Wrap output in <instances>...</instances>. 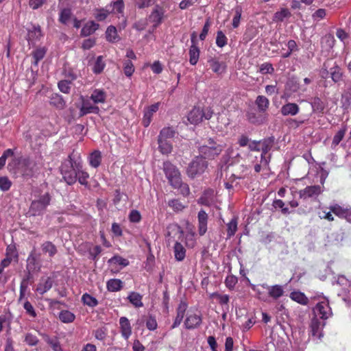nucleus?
I'll return each mask as SVG.
<instances>
[{
  "instance_id": "nucleus-1",
  "label": "nucleus",
  "mask_w": 351,
  "mask_h": 351,
  "mask_svg": "<svg viewBox=\"0 0 351 351\" xmlns=\"http://www.w3.org/2000/svg\"><path fill=\"white\" fill-rule=\"evenodd\" d=\"M176 134V130L171 127L162 128L158 136L159 151L162 154H169L172 152L173 145L171 141Z\"/></svg>"
},
{
  "instance_id": "nucleus-2",
  "label": "nucleus",
  "mask_w": 351,
  "mask_h": 351,
  "mask_svg": "<svg viewBox=\"0 0 351 351\" xmlns=\"http://www.w3.org/2000/svg\"><path fill=\"white\" fill-rule=\"evenodd\" d=\"M51 195L49 192H45L39 195H35V199L32 202L29 214L32 216H41L45 212L47 206L50 204Z\"/></svg>"
},
{
  "instance_id": "nucleus-3",
  "label": "nucleus",
  "mask_w": 351,
  "mask_h": 351,
  "mask_svg": "<svg viewBox=\"0 0 351 351\" xmlns=\"http://www.w3.org/2000/svg\"><path fill=\"white\" fill-rule=\"evenodd\" d=\"M198 150L200 156L204 159H214L221 153L223 146L213 139L209 138L198 147Z\"/></svg>"
},
{
  "instance_id": "nucleus-4",
  "label": "nucleus",
  "mask_w": 351,
  "mask_h": 351,
  "mask_svg": "<svg viewBox=\"0 0 351 351\" xmlns=\"http://www.w3.org/2000/svg\"><path fill=\"white\" fill-rule=\"evenodd\" d=\"M68 158L69 159L62 163L60 170L65 182L71 185L77 180V169L75 167V162H73L71 155H69Z\"/></svg>"
},
{
  "instance_id": "nucleus-5",
  "label": "nucleus",
  "mask_w": 351,
  "mask_h": 351,
  "mask_svg": "<svg viewBox=\"0 0 351 351\" xmlns=\"http://www.w3.org/2000/svg\"><path fill=\"white\" fill-rule=\"evenodd\" d=\"M208 162L202 156H196L189 165L187 174L194 178L195 176L202 174L207 169Z\"/></svg>"
},
{
  "instance_id": "nucleus-6",
  "label": "nucleus",
  "mask_w": 351,
  "mask_h": 351,
  "mask_svg": "<svg viewBox=\"0 0 351 351\" xmlns=\"http://www.w3.org/2000/svg\"><path fill=\"white\" fill-rule=\"evenodd\" d=\"M163 170L172 186H177L180 184V173L176 166L169 162H165L163 163Z\"/></svg>"
},
{
  "instance_id": "nucleus-7",
  "label": "nucleus",
  "mask_w": 351,
  "mask_h": 351,
  "mask_svg": "<svg viewBox=\"0 0 351 351\" xmlns=\"http://www.w3.org/2000/svg\"><path fill=\"white\" fill-rule=\"evenodd\" d=\"M165 9L159 5H156L152 10L151 14L148 16L149 21L153 23L154 29L158 27L165 19Z\"/></svg>"
},
{
  "instance_id": "nucleus-8",
  "label": "nucleus",
  "mask_w": 351,
  "mask_h": 351,
  "mask_svg": "<svg viewBox=\"0 0 351 351\" xmlns=\"http://www.w3.org/2000/svg\"><path fill=\"white\" fill-rule=\"evenodd\" d=\"M165 236L169 243L173 241L176 237L178 241H182L184 232L179 225L177 223H171L167 226V231Z\"/></svg>"
},
{
  "instance_id": "nucleus-9",
  "label": "nucleus",
  "mask_w": 351,
  "mask_h": 351,
  "mask_svg": "<svg viewBox=\"0 0 351 351\" xmlns=\"http://www.w3.org/2000/svg\"><path fill=\"white\" fill-rule=\"evenodd\" d=\"M315 315H319L321 319H326L332 315V311L328 301L323 300L318 302L314 308Z\"/></svg>"
},
{
  "instance_id": "nucleus-10",
  "label": "nucleus",
  "mask_w": 351,
  "mask_h": 351,
  "mask_svg": "<svg viewBox=\"0 0 351 351\" xmlns=\"http://www.w3.org/2000/svg\"><path fill=\"white\" fill-rule=\"evenodd\" d=\"M322 191V189L319 185L308 186L299 191V196L304 199L315 198L321 194Z\"/></svg>"
},
{
  "instance_id": "nucleus-11",
  "label": "nucleus",
  "mask_w": 351,
  "mask_h": 351,
  "mask_svg": "<svg viewBox=\"0 0 351 351\" xmlns=\"http://www.w3.org/2000/svg\"><path fill=\"white\" fill-rule=\"evenodd\" d=\"M325 325L324 322H321L316 317L311 319L310 328L311 335L318 339H320L323 337L322 330Z\"/></svg>"
},
{
  "instance_id": "nucleus-12",
  "label": "nucleus",
  "mask_w": 351,
  "mask_h": 351,
  "mask_svg": "<svg viewBox=\"0 0 351 351\" xmlns=\"http://www.w3.org/2000/svg\"><path fill=\"white\" fill-rule=\"evenodd\" d=\"M274 143V138L269 137L265 138L261 141H259L261 146V162H263L265 165L269 163V158H267L265 155L271 149Z\"/></svg>"
},
{
  "instance_id": "nucleus-13",
  "label": "nucleus",
  "mask_w": 351,
  "mask_h": 351,
  "mask_svg": "<svg viewBox=\"0 0 351 351\" xmlns=\"http://www.w3.org/2000/svg\"><path fill=\"white\" fill-rule=\"evenodd\" d=\"M99 108L98 106L93 105L88 99H82V106L80 108L79 116L80 117L90 113L98 114Z\"/></svg>"
},
{
  "instance_id": "nucleus-14",
  "label": "nucleus",
  "mask_w": 351,
  "mask_h": 351,
  "mask_svg": "<svg viewBox=\"0 0 351 351\" xmlns=\"http://www.w3.org/2000/svg\"><path fill=\"white\" fill-rule=\"evenodd\" d=\"M330 210L335 215L340 218L346 219L348 221L351 222V210L345 208L338 204L330 206Z\"/></svg>"
},
{
  "instance_id": "nucleus-15",
  "label": "nucleus",
  "mask_w": 351,
  "mask_h": 351,
  "mask_svg": "<svg viewBox=\"0 0 351 351\" xmlns=\"http://www.w3.org/2000/svg\"><path fill=\"white\" fill-rule=\"evenodd\" d=\"M40 255L36 254L34 251H32L27 258V269L30 271H40L41 265L39 262Z\"/></svg>"
},
{
  "instance_id": "nucleus-16",
  "label": "nucleus",
  "mask_w": 351,
  "mask_h": 351,
  "mask_svg": "<svg viewBox=\"0 0 351 351\" xmlns=\"http://www.w3.org/2000/svg\"><path fill=\"white\" fill-rule=\"evenodd\" d=\"M204 118L203 110L199 108L194 107L188 114L187 120L191 124L197 125L202 121Z\"/></svg>"
},
{
  "instance_id": "nucleus-17",
  "label": "nucleus",
  "mask_w": 351,
  "mask_h": 351,
  "mask_svg": "<svg viewBox=\"0 0 351 351\" xmlns=\"http://www.w3.org/2000/svg\"><path fill=\"white\" fill-rule=\"evenodd\" d=\"M207 62L212 71L219 75L226 71V64L224 62H219L217 58L209 56Z\"/></svg>"
},
{
  "instance_id": "nucleus-18",
  "label": "nucleus",
  "mask_w": 351,
  "mask_h": 351,
  "mask_svg": "<svg viewBox=\"0 0 351 351\" xmlns=\"http://www.w3.org/2000/svg\"><path fill=\"white\" fill-rule=\"evenodd\" d=\"M197 218L199 234L203 236L207 231L208 215L204 210H201L198 213Z\"/></svg>"
},
{
  "instance_id": "nucleus-19",
  "label": "nucleus",
  "mask_w": 351,
  "mask_h": 351,
  "mask_svg": "<svg viewBox=\"0 0 351 351\" xmlns=\"http://www.w3.org/2000/svg\"><path fill=\"white\" fill-rule=\"evenodd\" d=\"M262 287L268 290V295L274 300H277L284 294V289L282 285H276L273 286H268L263 285Z\"/></svg>"
},
{
  "instance_id": "nucleus-20",
  "label": "nucleus",
  "mask_w": 351,
  "mask_h": 351,
  "mask_svg": "<svg viewBox=\"0 0 351 351\" xmlns=\"http://www.w3.org/2000/svg\"><path fill=\"white\" fill-rule=\"evenodd\" d=\"M121 333L125 339H128L132 334V327L128 319L125 317H121L119 319Z\"/></svg>"
},
{
  "instance_id": "nucleus-21",
  "label": "nucleus",
  "mask_w": 351,
  "mask_h": 351,
  "mask_svg": "<svg viewBox=\"0 0 351 351\" xmlns=\"http://www.w3.org/2000/svg\"><path fill=\"white\" fill-rule=\"evenodd\" d=\"M300 111V107L295 103H287L281 107L280 112L283 116H295Z\"/></svg>"
},
{
  "instance_id": "nucleus-22",
  "label": "nucleus",
  "mask_w": 351,
  "mask_h": 351,
  "mask_svg": "<svg viewBox=\"0 0 351 351\" xmlns=\"http://www.w3.org/2000/svg\"><path fill=\"white\" fill-rule=\"evenodd\" d=\"M186 308H187V304L185 302H181L179 304L178 308H177L176 317L175 318L173 325L171 326L172 328H175L178 327L181 324V322L184 317Z\"/></svg>"
},
{
  "instance_id": "nucleus-23",
  "label": "nucleus",
  "mask_w": 351,
  "mask_h": 351,
  "mask_svg": "<svg viewBox=\"0 0 351 351\" xmlns=\"http://www.w3.org/2000/svg\"><path fill=\"white\" fill-rule=\"evenodd\" d=\"M53 283V280L51 277L42 278L37 286L36 291L43 295L52 287Z\"/></svg>"
},
{
  "instance_id": "nucleus-24",
  "label": "nucleus",
  "mask_w": 351,
  "mask_h": 351,
  "mask_svg": "<svg viewBox=\"0 0 351 351\" xmlns=\"http://www.w3.org/2000/svg\"><path fill=\"white\" fill-rule=\"evenodd\" d=\"M40 249L44 254H47L49 258H53L58 252L56 246L51 241L43 242L40 245Z\"/></svg>"
},
{
  "instance_id": "nucleus-25",
  "label": "nucleus",
  "mask_w": 351,
  "mask_h": 351,
  "mask_svg": "<svg viewBox=\"0 0 351 351\" xmlns=\"http://www.w3.org/2000/svg\"><path fill=\"white\" fill-rule=\"evenodd\" d=\"M202 323V318L199 315L193 314L189 315L185 322L184 326L187 329H193L198 327Z\"/></svg>"
},
{
  "instance_id": "nucleus-26",
  "label": "nucleus",
  "mask_w": 351,
  "mask_h": 351,
  "mask_svg": "<svg viewBox=\"0 0 351 351\" xmlns=\"http://www.w3.org/2000/svg\"><path fill=\"white\" fill-rule=\"evenodd\" d=\"M99 25L94 21H89L86 23L81 30V36L86 37L93 34L98 29Z\"/></svg>"
},
{
  "instance_id": "nucleus-27",
  "label": "nucleus",
  "mask_w": 351,
  "mask_h": 351,
  "mask_svg": "<svg viewBox=\"0 0 351 351\" xmlns=\"http://www.w3.org/2000/svg\"><path fill=\"white\" fill-rule=\"evenodd\" d=\"M45 341L49 344L53 351H63L58 337H50L46 334L42 335Z\"/></svg>"
},
{
  "instance_id": "nucleus-28",
  "label": "nucleus",
  "mask_w": 351,
  "mask_h": 351,
  "mask_svg": "<svg viewBox=\"0 0 351 351\" xmlns=\"http://www.w3.org/2000/svg\"><path fill=\"white\" fill-rule=\"evenodd\" d=\"M90 99L93 100L95 104L104 103L106 99V93L104 90L101 89H95L93 91Z\"/></svg>"
},
{
  "instance_id": "nucleus-29",
  "label": "nucleus",
  "mask_w": 351,
  "mask_h": 351,
  "mask_svg": "<svg viewBox=\"0 0 351 351\" xmlns=\"http://www.w3.org/2000/svg\"><path fill=\"white\" fill-rule=\"evenodd\" d=\"M173 252H174V256L175 258L178 261H182L184 259L186 256V250L183 247V245L177 241L175 243L174 247H173Z\"/></svg>"
},
{
  "instance_id": "nucleus-30",
  "label": "nucleus",
  "mask_w": 351,
  "mask_h": 351,
  "mask_svg": "<svg viewBox=\"0 0 351 351\" xmlns=\"http://www.w3.org/2000/svg\"><path fill=\"white\" fill-rule=\"evenodd\" d=\"M75 167L77 169V178L78 179L79 182L82 185L87 186V180L89 178L88 173L82 169V165L80 162H75Z\"/></svg>"
},
{
  "instance_id": "nucleus-31",
  "label": "nucleus",
  "mask_w": 351,
  "mask_h": 351,
  "mask_svg": "<svg viewBox=\"0 0 351 351\" xmlns=\"http://www.w3.org/2000/svg\"><path fill=\"white\" fill-rule=\"evenodd\" d=\"M50 104L52 106H53L58 108H60V109L64 108L66 106V102L64 100L62 95L57 94V93H54V94L51 95V96L50 97Z\"/></svg>"
},
{
  "instance_id": "nucleus-32",
  "label": "nucleus",
  "mask_w": 351,
  "mask_h": 351,
  "mask_svg": "<svg viewBox=\"0 0 351 351\" xmlns=\"http://www.w3.org/2000/svg\"><path fill=\"white\" fill-rule=\"evenodd\" d=\"M142 298L143 296L140 293L134 291L130 293L129 295L128 296V299L129 300L130 302L137 308L142 307L143 306Z\"/></svg>"
},
{
  "instance_id": "nucleus-33",
  "label": "nucleus",
  "mask_w": 351,
  "mask_h": 351,
  "mask_svg": "<svg viewBox=\"0 0 351 351\" xmlns=\"http://www.w3.org/2000/svg\"><path fill=\"white\" fill-rule=\"evenodd\" d=\"M189 62L192 65H195L199 57V49L196 45H191L189 49Z\"/></svg>"
},
{
  "instance_id": "nucleus-34",
  "label": "nucleus",
  "mask_w": 351,
  "mask_h": 351,
  "mask_svg": "<svg viewBox=\"0 0 351 351\" xmlns=\"http://www.w3.org/2000/svg\"><path fill=\"white\" fill-rule=\"evenodd\" d=\"M106 287L109 291H119L123 287V282L119 279H110L107 282Z\"/></svg>"
},
{
  "instance_id": "nucleus-35",
  "label": "nucleus",
  "mask_w": 351,
  "mask_h": 351,
  "mask_svg": "<svg viewBox=\"0 0 351 351\" xmlns=\"http://www.w3.org/2000/svg\"><path fill=\"white\" fill-rule=\"evenodd\" d=\"M89 163L94 168L98 167L101 161V153L99 150H95L89 156Z\"/></svg>"
},
{
  "instance_id": "nucleus-36",
  "label": "nucleus",
  "mask_w": 351,
  "mask_h": 351,
  "mask_svg": "<svg viewBox=\"0 0 351 351\" xmlns=\"http://www.w3.org/2000/svg\"><path fill=\"white\" fill-rule=\"evenodd\" d=\"M36 164L34 161L31 160L29 158H23L21 167L23 171L27 175L32 173L34 171Z\"/></svg>"
},
{
  "instance_id": "nucleus-37",
  "label": "nucleus",
  "mask_w": 351,
  "mask_h": 351,
  "mask_svg": "<svg viewBox=\"0 0 351 351\" xmlns=\"http://www.w3.org/2000/svg\"><path fill=\"white\" fill-rule=\"evenodd\" d=\"M347 131L346 125H343L341 128L335 134L333 137L331 147L335 149L339 143L343 140Z\"/></svg>"
},
{
  "instance_id": "nucleus-38",
  "label": "nucleus",
  "mask_w": 351,
  "mask_h": 351,
  "mask_svg": "<svg viewBox=\"0 0 351 351\" xmlns=\"http://www.w3.org/2000/svg\"><path fill=\"white\" fill-rule=\"evenodd\" d=\"M256 104L260 112H265L269 107V99L263 95H259L256 97L255 101Z\"/></svg>"
},
{
  "instance_id": "nucleus-39",
  "label": "nucleus",
  "mask_w": 351,
  "mask_h": 351,
  "mask_svg": "<svg viewBox=\"0 0 351 351\" xmlns=\"http://www.w3.org/2000/svg\"><path fill=\"white\" fill-rule=\"evenodd\" d=\"M248 121L254 124L260 125L265 123L267 117L263 115H256L254 112H248L247 114Z\"/></svg>"
},
{
  "instance_id": "nucleus-40",
  "label": "nucleus",
  "mask_w": 351,
  "mask_h": 351,
  "mask_svg": "<svg viewBox=\"0 0 351 351\" xmlns=\"http://www.w3.org/2000/svg\"><path fill=\"white\" fill-rule=\"evenodd\" d=\"M75 318V315L69 311H62L59 314V319L64 323H71Z\"/></svg>"
},
{
  "instance_id": "nucleus-41",
  "label": "nucleus",
  "mask_w": 351,
  "mask_h": 351,
  "mask_svg": "<svg viewBox=\"0 0 351 351\" xmlns=\"http://www.w3.org/2000/svg\"><path fill=\"white\" fill-rule=\"evenodd\" d=\"M106 66V64L103 60V56H99L97 58L96 61L93 67V71L95 74L101 73Z\"/></svg>"
},
{
  "instance_id": "nucleus-42",
  "label": "nucleus",
  "mask_w": 351,
  "mask_h": 351,
  "mask_svg": "<svg viewBox=\"0 0 351 351\" xmlns=\"http://www.w3.org/2000/svg\"><path fill=\"white\" fill-rule=\"evenodd\" d=\"M82 301L84 303V304L87 305L90 307H95L98 304L97 300L95 297L92 296L91 295L87 293L82 295Z\"/></svg>"
},
{
  "instance_id": "nucleus-43",
  "label": "nucleus",
  "mask_w": 351,
  "mask_h": 351,
  "mask_svg": "<svg viewBox=\"0 0 351 351\" xmlns=\"http://www.w3.org/2000/svg\"><path fill=\"white\" fill-rule=\"evenodd\" d=\"M332 80L335 82H340L343 77V73L339 66L335 65L332 67L330 71Z\"/></svg>"
},
{
  "instance_id": "nucleus-44",
  "label": "nucleus",
  "mask_w": 351,
  "mask_h": 351,
  "mask_svg": "<svg viewBox=\"0 0 351 351\" xmlns=\"http://www.w3.org/2000/svg\"><path fill=\"white\" fill-rule=\"evenodd\" d=\"M311 106L313 112H323L325 106L319 97H314L311 101Z\"/></svg>"
},
{
  "instance_id": "nucleus-45",
  "label": "nucleus",
  "mask_w": 351,
  "mask_h": 351,
  "mask_svg": "<svg viewBox=\"0 0 351 351\" xmlns=\"http://www.w3.org/2000/svg\"><path fill=\"white\" fill-rule=\"evenodd\" d=\"M290 298L301 304H306L308 302V298L305 296V295L300 291H293L291 293Z\"/></svg>"
},
{
  "instance_id": "nucleus-46",
  "label": "nucleus",
  "mask_w": 351,
  "mask_h": 351,
  "mask_svg": "<svg viewBox=\"0 0 351 351\" xmlns=\"http://www.w3.org/2000/svg\"><path fill=\"white\" fill-rule=\"evenodd\" d=\"M72 15L70 8H64L61 10L59 16V21L62 24H67Z\"/></svg>"
},
{
  "instance_id": "nucleus-47",
  "label": "nucleus",
  "mask_w": 351,
  "mask_h": 351,
  "mask_svg": "<svg viewBox=\"0 0 351 351\" xmlns=\"http://www.w3.org/2000/svg\"><path fill=\"white\" fill-rule=\"evenodd\" d=\"M46 51L45 47H38L32 52V56L34 59V64L35 65H37L38 62L45 57Z\"/></svg>"
},
{
  "instance_id": "nucleus-48",
  "label": "nucleus",
  "mask_w": 351,
  "mask_h": 351,
  "mask_svg": "<svg viewBox=\"0 0 351 351\" xmlns=\"http://www.w3.org/2000/svg\"><path fill=\"white\" fill-rule=\"evenodd\" d=\"M106 39L109 42L114 43V42H116L118 40H117L118 36H117V29L115 27H114L112 25H110L107 28V30L106 32Z\"/></svg>"
},
{
  "instance_id": "nucleus-49",
  "label": "nucleus",
  "mask_w": 351,
  "mask_h": 351,
  "mask_svg": "<svg viewBox=\"0 0 351 351\" xmlns=\"http://www.w3.org/2000/svg\"><path fill=\"white\" fill-rule=\"evenodd\" d=\"M291 16V12L287 8H282L280 11L274 14V20L282 22L285 18Z\"/></svg>"
},
{
  "instance_id": "nucleus-50",
  "label": "nucleus",
  "mask_w": 351,
  "mask_h": 351,
  "mask_svg": "<svg viewBox=\"0 0 351 351\" xmlns=\"http://www.w3.org/2000/svg\"><path fill=\"white\" fill-rule=\"evenodd\" d=\"M42 36L41 29L39 26H34L28 32V38L30 40H38Z\"/></svg>"
},
{
  "instance_id": "nucleus-51",
  "label": "nucleus",
  "mask_w": 351,
  "mask_h": 351,
  "mask_svg": "<svg viewBox=\"0 0 351 351\" xmlns=\"http://www.w3.org/2000/svg\"><path fill=\"white\" fill-rule=\"evenodd\" d=\"M110 14V12L104 8L96 9L94 16L99 21H104Z\"/></svg>"
},
{
  "instance_id": "nucleus-52",
  "label": "nucleus",
  "mask_w": 351,
  "mask_h": 351,
  "mask_svg": "<svg viewBox=\"0 0 351 351\" xmlns=\"http://www.w3.org/2000/svg\"><path fill=\"white\" fill-rule=\"evenodd\" d=\"M227 232L228 237L230 238L232 237L237 230V219L236 218L232 219V220L227 224Z\"/></svg>"
},
{
  "instance_id": "nucleus-53",
  "label": "nucleus",
  "mask_w": 351,
  "mask_h": 351,
  "mask_svg": "<svg viewBox=\"0 0 351 351\" xmlns=\"http://www.w3.org/2000/svg\"><path fill=\"white\" fill-rule=\"evenodd\" d=\"M9 250H10V249H9ZM13 256L15 257L16 258H17V255L15 254V252L12 250V252L10 253L8 252V249L7 253H6V258H5L3 260L1 261V263L0 265L1 266V267L5 268V267H8L12 261Z\"/></svg>"
},
{
  "instance_id": "nucleus-54",
  "label": "nucleus",
  "mask_w": 351,
  "mask_h": 351,
  "mask_svg": "<svg viewBox=\"0 0 351 351\" xmlns=\"http://www.w3.org/2000/svg\"><path fill=\"white\" fill-rule=\"evenodd\" d=\"M109 263H117L122 267H126L129 265L128 260L119 256L115 255L108 260Z\"/></svg>"
},
{
  "instance_id": "nucleus-55",
  "label": "nucleus",
  "mask_w": 351,
  "mask_h": 351,
  "mask_svg": "<svg viewBox=\"0 0 351 351\" xmlns=\"http://www.w3.org/2000/svg\"><path fill=\"white\" fill-rule=\"evenodd\" d=\"M275 208H280L283 215H288L290 213L289 208L285 206V202L281 199H275L272 204Z\"/></svg>"
},
{
  "instance_id": "nucleus-56",
  "label": "nucleus",
  "mask_w": 351,
  "mask_h": 351,
  "mask_svg": "<svg viewBox=\"0 0 351 351\" xmlns=\"http://www.w3.org/2000/svg\"><path fill=\"white\" fill-rule=\"evenodd\" d=\"M124 73L127 77H130L134 71V67L131 60H125L123 63Z\"/></svg>"
},
{
  "instance_id": "nucleus-57",
  "label": "nucleus",
  "mask_w": 351,
  "mask_h": 351,
  "mask_svg": "<svg viewBox=\"0 0 351 351\" xmlns=\"http://www.w3.org/2000/svg\"><path fill=\"white\" fill-rule=\"evenodd\" d=\"M71 82L68 80H61L58 82V86L59 90L65 94H69L71 90Z\"/></svg>"
},
{
  "instance_id": "nucleus-58",
  "label": "nucleus",
  "mask_w": 351,
  "mask_h": 351,
  "mask_svg": "<svg viewBox=\"0 0 351 351\" xmlns=\"http://www.w3.org/2000/svg\"><path fill=\"white\" fill-rule=\"evenodd\" d=\"M23 158H16L14 157L12 158L11 161L9 162L8 165V168L10 171L16 170L19 168V166H21Z\"/></svg>"
},
{
  "instance_id": "nucleus-59",
  "label": "nucleus",
  "mask_w": 351,
  "mask_h": 351,
  "mask_svg": "<svg viewBox=\"0 0 351 351\" xmlns=\"http://www.w3.org/2000/svg\"><path fill=\"white\" fill-rule=\"evenodd\" d=\"M227 40L226 35L221 31H218L216 38L217 45L219 47H223L227 44Z\"/></svg>"
},
{
  "instance_id": "nucleus-60",
  "label": "nucleus",
  "mask_w": 351,
  "mask_h": 351,
  "mask_svg": "<svg viewBox=\"0 0 351 351\" xmlns=\"http://www.w3.org/2000/svg\"><path fill=\"white\" fill-rule=\"evenodd\" d=\"M101 247L99 245H96L93 248L89 250V258L97 261L98 259V256L101 252Z\"/></svg>"
},
{
  "instance_id": "nucleus-61",
  "label": "nucleus",
  "mask_w": 351,
  "mask_h": 351,
  "mask_svg": "<svg viewBox=\"0 0 351 351\" xmlns=\"http://www.w3.org/2000/svg\"><path fill=\"white\" fill-rule=\"evenodd\" d=\"M25 342L30 346H36L38 343L37 337L32 333H27L25 336Z\"/></svg>"
},
{
  "instance_id": "nucleus-62",
  "label": "nucleus",
  "mask_w": 351,
  "mask_h": 351,
  "mask_svg": "<svg viewBox=\"0 0 351 351\" xmlns=\"http://www.w3.org/2000/svg\"><path fill=\"white\" fill-rule=\"evenodd\" d=\"M94 337L99 340L103 341L107 336V329L104 327L97 328L94 331Z\"/></svg>"
},
{
  "instance_id": "nucleus-63",
  "label": "nucleus",
  "mask_w": 351,
  "mask_h": 351,
  "mask_svg": "<svg viewBox=\"0 0 351 351\" xmlns=\"http://www.w3.org/2000/svg\"><path fill=\"white\" fill-rule=\"evenodd\" d=\"M168 205L171 207L175 211H182L184 208V206L178 199H171L169 201Z\"/></svg>"
},
{
  "instance_id": "nucleus-64",
  "label": "nucleus",
  "mask_w": 351,
  "mask_h": 351,
  "mask_svg": "<svg viewBox=\"0 0 351 351\" xmlns=\"http://www.w3.org/2000/svg\"><path fill=\"white\" fill-rule=\"evenodd\" d=\"M136 6L139 9L148 8L154 3L155 0H134Z\"/></svg>"
}]
</instances>
